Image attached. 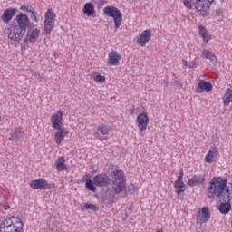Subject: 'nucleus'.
<instances>
[{
  "mask_svg": "<svg viewBox=\"0 0 232 232\" xmlns=\"http://www.w3.org/2000/svg\"><path fill=\"white\" fill-rule=\"evenodd\" d=\"M130 115H137V109L135 108V105H131L130 107Z\"/></svg>",
  "mask_w": 232,
  "mask_h": 232,
  "instance_id": "nucleus-38",
  "label": "nucleus"
},
{
  "mask_svg": "<svg viewBox=\"0 0 232 232\" xmlns=\"http://www.w3.org/2000/svg\"><path fill=\"white\" fill-rule=\"evenodd\" d=\"M63 111L59 110L56 113L51 116V123L53 130H61L63 127Z\"/></svg>",
  "mask_w": 232,
  "mask_h": 232,
  "instance_id": "nucleus-8",
  "label": "nucleus"
},
{
  "mask_svg": "<svg viewBox=\"0 0 232 232\" xmlns=\"http://www.w3.org/2000/svg\"><path fill=\"white\" fill-rule=\"evenodd\" d=\"M30 188L33 189H51L52 185L44 179H38L30 182Z\"/></svg>",
  "mask_w": 232,
  "mask_h": 232,
  "instance_id": "nucleus-12",
  "label": "nucleus"
},
{
  "mask_svg": "<svg viewBox=\"0 0 232 232\" xmlns=\"http://www.w3.org/2000/svg\"><path fill=\"white\" fill-rule=\"evenodd\" d=\"M28 14L31 19H33V21H34L35 23H39V18H37V15H35V13L34 12V10L29 11Z\"/></svg>",
  "mask_w": 232,
  "mask_h": 232,
  "instance_id": "nucleus-35",
  "label": "nucleus"
},
{
  "mask_svg": "<svg viewBox=\"0 0 232 232\" xmlns=\"http://www.w3.org/2000/svg\"><path fill=\"white\" fill-rule=\"evenodd\" d=\"M182 64H183V66H185L186 68H188V66L189 67V63H188V61H186V60H182Z\"/></svg>",
  "mask_w": 232,
  "mask_h": 232,
  "instance_id": "nucleus-43",
  "label": "nucleus"
},
{
  "mask_svg": "<svg viewBox=\"0 0 232 232\" xmlns=\"http://www.w3.org/2000/svg\"><path fill=\"white\" fill-rule=\"evenodd\" d=\"M111 202H113V198H111L107 204H111Z\"/></svg>",
  "mask_w": 232,
  "mask_h": 232,
  "instance_id": "nucleus-46",
  "label": "nucleus"
},
{
  "mask_svg": "<svg viewBox=\"0 0 232 232\" xmlns=\"http://www.w3.org/2000/svg\"><path fill=\"white\" fill-rule=\"evenodd\" d=\"M70 131H68L67 128H62V129H56V132L54 133V142L58 146L63 143V140H64V137L68 135Z\"/></svg>",
  "mask_w": 232,
  "mask_h": 232,
  "instance_id": "nucleus-15",
  "label": "nucleus"
},
{
  "mask_svg": "<svg viewBox=\"0 0 232 232\" xmlns=\"http://www.w3.org/2000/svg\"><path fill=\"white\" fill-rule=\"evenodd\" d=\"M97 130L102 133V135H108V133L111 131V127L106 124H103V125L98 126Z\"/></svg>",
  "mask_w": 232,
  "mask_h": 232,
  "instance_id": "nucleus-30",
  "label": "nucleus"
},
{
  "mask_svg": "<svg viewBox=\"0 0 232 232\" xmlns=\"http://www.w3.org/2000/svg\"><path fill=\"white\" fill-rule=\"evenodd\" d=\"M216 157H218V148L211 147L208 154L205 156V162L207 164H213Z\"/></svg>",
  "mask_w": 232,
  "mask_h": 232,
  "instance_id": "nucleus-16",
  "label": "nucleus"
},
{
  "mask_svg": "<svg viewBox=\"0 0 232 232\" xmlns=\"http://www.w3.org/2000/svg\"><path fill=\"white\" fill-rule=\"evenodd\" d=\"M215 0H193V5L198 12H207L211 7Z\"/></svg>",
  "mask_w": 232,
  "mask_h": 232,
  "instance_id": "nucleus-11",
  "label": "nucleus"
},
{
  "mask_svg": "<svg viewBox=\"0 0 232 232\" xmlns=\"http://www.w3.org/2000/svg\"><path fill=\"white\" fill-rule=\"evenodd\" d=\"M4 209L5 211H6L7 209H10V205H5Z\"/></svg>",
  "mask_w": 232,
  "mask_h": 232,
  "instance_id": "nucleus-44",
  "label": "nucleus"
},
{
  "mask_svg": "<svg viewBox=\"0 0 232 232\" xmlns=\"http://www.w3.org/2000/svg\"><path fill=\"white\" fill-rule=\"evenodd\" d=\"M129 211H131V208H129Z\"/></svg>",
  "mask_w": 232,
  "mask_h": 232,
  "instance_id": "nucleus-49",
  "label": "nucleus"
},
{
  "mask_svg": "<svg viewBox=\"0 0 232 232\" xmlns=\"http://www.w3.org/2000/svg\"><path fill=\"white\" fill-rule=\"evenodd\" d=\"M182 179H184L183 176H179L178 179L174 183H184V181H182Z\"/></svg>",
  "mask_w": 232,
  "mask_h": 232,
  "instance_id": "nucleus-41",
  "label": "nucleus"
},
{
  "mask_svg": "<svg viewBox=\"0 0 232 232\" xmlns=\"http://www.w3.org/2000/svg\"><path fill=\"white\" fill-rule=\"evenodd\" d=\"M85 186L87 189H89V191L95 192L97 190V188H95V183H93L92 179H87Z\"/></svg>",
  "mask_w": 232,
  "mask_h": 232,
  "instance_id": "nucleus-32",
  "label": "nucleus"
},
{
  "mask_svg": "<svg viewBox=\"0 0 232 232\" xmlns=\"http://www.w3.org/2000/svg\"><path fill=\"white\" fill-rule=\"evenodd\" d=\"M231 102H232V89L227 88L223 96V106L227 108V106H229V104H231Z\"/></svg>",
  "mask_w": 232,
  "mask_h": 232,
  "instance_id": "nucleus-26",
  "label": "nucleus"
},
{
  "mask_svg": "<svg viewBox=\"0 0 232 232\" xmlns=\"http://www.w3.org/2000/svg\"><path fill=\"white\" fill-rule=\"evenodd\" d=\"M202 57L203 59H209L212 64H217V61H218L217 55H215L214 53H212L208 49H204L202 51Z\"/></svg>",
  "mask_w": 232,
  "mask_h": 232,
  "instance_id": "nucleus-22",
  "label": "nucleus"
},
{
  "mask_svg": "<svg viewBox=\"0 0 232 232\" xmlns=\"http://www.w3.org/2000/svg\"><path fill=\"white\" fill-rule=\"evenodd\" d=\"M210 219H211V211L208 207H203L201 208V212L198 211V213L196 215L197 224H206L207 222H209Z\"/></svg>",
  "mask_w": 232,
  "mask_h": 232,
  "instance_id": "nucleus-6",
  "label": "nucleus"
},
{
  "mask_svg": "<svg viewBox=\"0 0 232 232\" xmlns=\"http://www.w3.org/2000/svg\"><path fill=\"white\" fill-rule=\"evenodd\" d=\"M179 177H184V170H180V172H179Z\"/></svg>",
  "mask_w": 232,
  "mask_h": 232,
  "instance_id": "nucleus-45",
  "label": "nucleus"
},
{
  "mask_svg": "<svg viewBox=\"0 0 232 232\" xmlns=\"http://www.w3.org/2000/svg\"><path fill=\"white\" fill-rule=\"evenodd\" d=\"M213 90V85L209 82H205L204 80H199L198 88L196 89L197 93H202L203 92H211Z\"/></svg>",
  "mask_w": 232,
  "mask_h": 232,
  "instance_id": "nucleus-17",
  "label": "nucleus"
},
{
  "mask_svg": "<svg viewBox=\"0 0 232 232\" xmlns=\"http://www.w3.org/2000/svg\"><path fill=\"white\" fill-rule=\"evenodd\" d=\"M39 39V30L33 29L32 31H28L26 34V43H35Z\"/></svg>",
  "mask_w": 232,
  "mask_h": 232,
  "instance_id": "nucleus-21",
  "label": "nucleus"
},
{
  "mask_svg": "<svg viewBox=\"0 0 232 232\" xmlns=\"http://www.w3.org/2000/svg\"><path fill=\"white\" fill-rule=\"evenodd\" d=\"M16 23H17V26L18 28H20V30H23L24 32H26L27 28H30V26H32V24L30 23V20L28 19V15L24 13H20L17 16H16Z\"/></svg>",
  "mask_w": 232,
  "mask_h": 232,
  "instance_id": "nucleus-9",
  "label": "nucleus"
},
{
  "mask_svg": "<svg viewBox=\"0 0 232 232\" xmlns=\"http://www.w3.org/2000/svg\"><path fill=\"white\" fill-rule=\"evenodd\" d=\"M135 189H136L135 185H133V184L129 185L127 187V189H126V195H128V193L130 195H134L135 194Z\"/></svg>",
  "mask_w": 232,
  "mask_h": 232,
  "instance_id": "nucleus-33",
  "label": "nucleus"
},
{
  "mask_svg": "<svg viewBox=\"0 0 232 232\" xmlns=\"http://www.w3.org/2000/svg\"><path fill=\"white\" fill-rule=\"evenodd\" d=\"M164 82L168 86V81L164 80Z\"/></svg>",
  "mask_w": 232,
  "mask_h": 232,
  "instance_id": "nucleus-47",
  "label": "nucleus"
},
{
  "mask_svg": "<svg viewBox=\"0 0 232 232\" xmlns=\"http://www.w3.org/2000/svg\"><path fill=\"white\" fill-rule=\"evenodd\" d=\"M199 35H201L205 44H208L209 41H211V35L208 34V31L206 30V27L200 25L198 27Z\"/></svg>",
  "mask_w": 232,
  "mask_h": 232,
  "instance_id": "nucleus-27",
  "label": "nucleus"
},
{
  "mask_svg": "<svg viewBox=\"0 0 232 232\" xmlns=\"http://www.w3.org/2000/svg\"><path fill=\"white\" fill-rule=\"evenodd\" d=\"M121 59L122 56L117 51L112 50L109 53L108 64L109 66H119L121 64Z\"/></svg>",
  "mask_w": 232,
  "mask_h": 232,
  "instance_id": "nucleus-14",
  "label": "nucleus"
},
{
  "mask_svg": "<svg viewBox=\"0 0 232 232\" xmlns=\"http://www.w3.org/2000/svg\"><path fill=\"white\" fill-rule=\"evenodd\" d=\"M199 63L200 62H199L198 58H195L192 61L191 64L188 65V68H197V66H198Z\"/></svg>",
  "mask_w": 232,
  "mask_h": 232,
  "instance_id": "nucleus-36",
  "label": "nucleus"
},
{
  "mask_svg": "<svg viewBox=\"0 0 232 232\" xmlns=\"http://www.w3.org/2000/svg\"><path fill=\"white\" fill-rule=\"evenodd\" d=\"M14 15H15V10L14 8H9L4 11L1 19L3 23H5V24H8L10 21L14 18Z\"/></svg>",
  "mask_w": 232,
  "mask_h": 232,
  "instance_id": "nucleus-19",
  "label": "nucleus"
},
{
  "mask_svg": "<svg viewBox=\"0 0 232 232\" xmlns=\"http://www.w3.org/2000/svg\"><path fill=\"white\" fill-rule=\"evenodd\" d=\"M183 5L186 6V8H188V10H191L193 8V5H191V0H183Z\"/></svg>",
  "mask_w": 232,
  "mask_h": 232,
  "instance_id": "nucleus-37",
  "label": "nucleus"
},
{
  "mask_svg": "<svg viewBox=\"0 0 232 232\" xmlns=\"http://www.w3.org/2000/svg\"><path fill=\"white\" fill-rule=\"evenodd\" d=\"M21 137H23V130H21V129L14 128L10 132L9 140L13 142H19V140H21Z\"/></svg>",
  "mask_w": 232,
  "mask_h": 232,
  "instance_id": "nucleus-20",
  "label": "nucleus"
},
{
  "mask_svg": "<svg viewBox=\"0 0 232 232\" xmlns=\"http://www.w3.org/2000/svg\"><path fill=\"white\" fill-rule=\"evenodd\" d=\"M105 15L112 17L114 21V30H119L122 24V13L115 6H106L103 9Z\"/></svg>",
  "mask_w": 232,
  "mask_h": 232,
  "instance_id": "nucleus-3",
  "label": "nucleus"
},
{
  "mask_svg": "<svg viewBox=\"0 0 232 232\" xmlns=\"http://www.w3.org/2000/svg\"><path fill=\"white\" fill-rule=\"evenodd\" d=\"M90 79L94 81L95 82H106V77L104 75H102L101 72L94 71L90 73Z\"/></svg>",
  "mask_w": 232,
  "mask_h": 232,
  "instance_id": "nucleus-23",
  "label": "nucleus"
},
{
  "mask_svg": "<svg viewBox=\"0 0 232 232\" xmlns=\"http://www.w3.org/2000/svg\"><path fill=\"white\" fill-rule=\"evenodd\" d=\"M34 77H36V79H38L39 81H43V74L39 72H34Z\"/></svg>",
  "mask_w": 232,
  "mask_h": 232,
  "instance_id": "nucleus-40",
  "label": "nucleus"
},
{
  "mask_svg": "<svg viewBox=\"0 0 232 232\" xmlns=\"http://www.w3.org/2000/svg\"><path fill=\"white\" fill-rule=\"evenodd\" d=\"M55 17H57L55 12H53L52 9H48L45 14L44 27L45 34H52V30L55 28Z\"/></svg>",
  "mask_w": 232,
  "mask_h": 232,
  "instance_id": "nucleus-4",
  "label": "nucleus"
},
{
  "mask_svg": "<svg viewBox=\"0 0 232 232\" xmlns=\"http://www.w3.org/2000/svg\"><path fill=\"white\" fill-rule=\"evenodd\" d=\"M19 28L17 25L9 24V28L7 29L8 39L14 41V43H21L24 35V32Z\"/></svg>",
  "mask_w": 232,
  "mask_h": 232,
  "instance_id": "nucleus-5",
  "label": "nucleus"
},
{
  "mask_svg": "<svg viewBox=\"0 0 232 232\" xmlns=\"http://www.w3.org/2000/svg\"><path fill=\"white\" fill-rule=\"evenodd\" d=\"M82 12L84 15H87V17H97L95 7L92 3H86L83 5Z\"/></svg>",
  "mask_w": 232,
  "mask_h": 232,
  "instance_id": "nucleus-18",
  "label": "nucleus"
},
{
  "mask_svg": "<svg viewBox=\"0 0 232 232\" xmlns=\"http://www.w3.org/2000/svg\"><path fill=\"white\" fill-rule=\"evenodd\" d=\"M93 184L94 186H98L99 188H104L111 184V179H110V177H108V175L101 173L93 178Z\"/></svg>",
  "mask_w": 232,
  "mask_h": 232,
  "instance_id": "nucleus-10",
  "label": "nucleus"
},
{
  "mask_svg": "<svg viewBox=\"0 0 232 232\" xmlns=\"http://www.w3.org/2000/svg\"><path fill=\"white\" fill-rule=\"evenodd\" d=\"M156 232H162V230L159 229V230H157Z\"/></svg>",
  "mask_w": 232,
  "mask_h": 232,
  "instance_id": "nucleus-48",
  "label": "nucleus"
},
{
  "mask_svg": "<svg viewBox=\"0 0 232 232\" xmlns=\"http://www.w3.org/2000/svg\"><path fill=\"white\" fill-rule=\"evenodd\" d=\"M84 209H90L91 211H99V207L93 203H85L84 205L82 206V210Z\"/></svg>",
  "mask_w": 232,
  "mask_h": 232,
  "instance_id": "nucleus-31",
  "label": "nucleus"
},
{
  "mask_svg": "<svg viewBox=\"0 0 232 232\" xmlns=\"http://www.w3.org/2000/svg\"><path fill=\"white\" fill-rule=\"evenodd\" d=\"M150 41H151V30L147 29L140 34L137 40V44H140V46L144 47Z\"/></svg>",
  "mask_w": 232,
  "mask_h": 232,
  "instance_id": "nucleus-13",
  "label": "nucleus"
},
{
  "mask_svg": "<svg viewBox=\"0 0 232 232\" xmlns=\"http://www.w3.org/2000/svg\"><path fill=\"white\" fill-rule=\"evenodd\" d=\"M208 198H217V200L220 202L218 211L222 215H227L231 211L232 185L231 187H227V179L214 177L208 188Z\"/></svg>",
  "mask_w": 232,
  "mask_h": 232,
  "instance_id": "nucleus-1",
  "label": "nucleus"
},
{
  "mask_svg": "<svg viewBox=\"0 0 232 232\" xmlns=\"http://www.w3.org/2000/svg\"><path fill=\"white\" fill-rule=\"evenodd\" d=\"M172 76L175 80L170 83V86H177L178 88H182L184 85L182 84V82H180V75H177V73L173 72Z\"/></svg>",
  "mask_w": 232,
  "mask_h": 232,
  "instance_id": "nucleus-29",
  "label": "nucleus"
},
{
  "mask_svg": "<svg viewBox=\"0 0 232 232\" xmlns=\"http://www.w3.org/2000/svg\"><path fill=\"white\" fill-rule=\"evenodd\" d=\"M32 6H30V5H22V6L20 7V10H22L23 12H26V14H29L32 9Z\"/></svg>",
  "mask_w": 232,
  "mask_h": 232,
  "instance_id": "nucleus-34",
  "label": "nucleus"
},
{
  "mask_svg": "<svg viewBox=\"0 0 232 232\" xmlns=\"http://www.w3.org/2000/svg\"><path fill=\"white\" fill-rule=\"evenodd\" d=\"M110 177L112 179L111 186L114 193H122V191L126 189V178L124 172L117 169H111Z\"/></svg>",
  "mask_w": 232,
  "mask_h": 232,
  "instance_id": "nucleus-2",
  "label": "nucleus"
},
{
  "mask_svg": "<svg viewBox=\"0 0 232 232\" xmlns=\"http://www.w3.org/2000/svg\"><path fill=\"white\" fill-rule=\"evenodd\" d=\"M188 184L191 186L192 188L194 186H198V184H204V176L202 175H195L193 178H191Z\"/></svg>",
  "mask_w": 232,
  "mask_h": 232,
  "instance_id": "nucleus-25",
  "label": "nucleus"
},
{
  "mask_svg": "<svg viewBox=\"0 0 232 232\" xmlns=\"http://www.w3.org/2000/svg\"><path fill=\"white\" fill-rule=\"evenodd\" d=\"M137 126L140 131H146L148 130V124L150 123V117L148 112L142 111L136 119Z\"/></svg>",
  "mask_w": 232,
  "mask_h": 232,
  "instance_id": "nucleus-7",
  "label": "nucleus"
},
{
  "mask_svg": "<svg viewBox=\"0 0 232 232\" xmlns=\"http://www.w3.org/2000/svg\"><path fill=\"white\" fill-rule=\"evenodd\" d=\"M106 3H108V0H99L98 5L104 6V5H106Z\"/></svg>",
  "mask_w": 232,
  "mask_h": 232,
  "instance_id": "nucleus-39",
  "label": "nucleus"
},
{
  "mask_svg": "<svg viewBox=\"0 0 232 232\" xmlns=\"http://www.w3.org/2000/svg\"><path fill=\"white\" fill-rule=\"evenodd\" d=\"M174 188L177 189L176 193L179 197H184V191H186L184 183H174Z\"/></svg>",
  "mask_w": 232,
  "mask_h": 232,
  "instance_id": "nucleus-28",
  "label": "nucleus"
},
{
  "mask_svg": "<svg viewBox=\"0 0 232 232\" xmlns=\"http://www.w3.org/2000/svg\"><path fill=\"white\" fill-rule=\"evenodd\" d=\"M222 14V10H220V9H217L216 11H215V15L217 16V17H220V14Z\"/></svg>",
  "mask_w": 232,
  "mask_h": 232,
  "instance_id": "nucleus-42",
  "label": "nucleus"
},
{
  "mask_svg": "<svg viewBox=\"0 0 232 232\" xmlns=\"http://www.w3.org/2000/svg\"><path fill=\"white\" fill-rule=\"evenodd\" d=\"M66 159L64 157H59L55 162L57 171H66L68 167L65 164Z\"/></svg>",
  "mask_w": 232,
  "mask_h": 232,
  "instance_id": "nucleus-24",
  "label": "nucleus"
}]
</instances>
